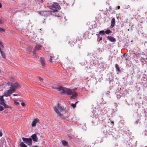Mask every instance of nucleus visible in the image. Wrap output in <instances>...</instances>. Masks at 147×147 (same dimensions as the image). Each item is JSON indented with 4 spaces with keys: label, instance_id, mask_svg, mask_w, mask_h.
Segmentation results:
<instances>
[{
    "label": "nucleus",
    "instance_id": "9d476101",
    "mask_svg": "<svg viewBox=\"0 0 147 147\" xmlns=\"http://www.w3.org/2000/svg\"><path fill=\"white\" fill-rule=\"evenodd\" d=\"M107 38L112 42H115L116 41V40L115 38L111 36H108L107 37Z\"/></svg>",
    "mask_w": 147,
    "mask_h": 147
},
{
    "label": "nucleus",
    "instance_id": "c9c22d12",
    "mask_svg": "<svg viewBox=\"0 0 147 147\" xmlns=\"http://www.w3.org/2000/svg\"><path fill=\"white\" fill-rule=\"evenodd\" d=\"M34 147H38L37 146H34Z\"/></svg>",
    "mask_w": 147,
    "mask_h": 147
},
{
    "label": "nucleus",
    "instance_id": "b1692460",
    "mask_svg": "<svg viewBox=\"0 0 147 147\" xmlns=\"http://www.w3.org/2000/svg\"><path fill=\"white\" fill-rule=\"evenodd\" d=\"M21 105L23 107H25L26 106L24 102H22L21 103Z\"/></svg>",
    "mask_w": 147,
    "mask_h": 147
},
{
    "label": "nucleus",
    "instance_id": "39448f33",
    "mask_svg": "<svg viewBox=\"0 0 147 147\" xmlns=\"http://www.w3.org/2000/svg\"><path fill=\"white\" fill-rule=\"evenodd\" d=\"M22 139L24 141V143L27 144L30 146H31L32 145V139L31 138H25L23 137Z\"/></svg>",
    "mask_w": 147,
    "mask_h": 147
},
{
    "label": "nucleus",
    "instance_id": "f8f14e48",
    "mask_svg": "<svg viewBox=\"0 0 147 147\" xmlns=\"http://www.w3.org/2000/svg\"><path fill=\"white\" fill-rule=\"evenodd\" d=\"M40 61L42 65L43 66H45V62L44 58L42 57H40Z\"/></svg>",
    "mask_w": 147,
    "mask_h": 147
},
{
    "label": "nucleus",
    "instance_id": "f03ea898",
    "mask_svg": "<svg viewBox=\"0 0 147 147\" xmlns=\"http://www.w3.org/2000/svg\"><path fill=\"white\" fill-rule=\"evenodd\" d=\"M18 86L19 85L17 83H16L13 85L11 84L9 89L7 92L4 93V96L6 97L9 96L11 94L15 92Z\"/></svg>",
    "mask_w": 147,
    "mask_h": 147
},
{
    "label": "nucleus",
    "instance_id": "2f4dec72",
    "mask_svg": "<svg viewBox=\"0 0 147 147\" xmlns=\"http://www.w3.org/2000/svg\"><path fill=\"white\" fill-rule=\"evenodd\" d=\"M2 7V4H1V3L0 2V8H1Z\"/></svg>",
    "mask_w": 147,
    "mask_h": 147
},
{
    "label": "nucleus",
    "instance_id": "2eb2a0df",
    "mask_svg": "<svg viewBox=\"0 0 147 147\" xmlns=\"http://www.w3.org/2000/svg\"><path fill=\"white\" fill-rule=\"evenodd\" d=\"M20 146L21 147H27L26 145L23 142H21L20 143Z\"/></svg>",
    "mask_w": 147,
    "mask_h": 147
},
{
    "label": "nucleus",
    "instance_id": "72a5a7b5",
    "mask_svg": "<svg viewBox=\"0 0 147 147\" xmlns=\"http://www.w3.org/2000/svg\"><path fill=\"white\" fill-rule=\"evenodd\" d=\"M125 54H124L123 55V57H125Z\"/></svg>",
    "mask_w": 147,
    "mask_h": 147
},
{
    "label": "nucleus",
    "instance_id": "0eeeda50",
    "mask_svg": "<svg viewBox=\"0 0 147 147\" xmlns=\"http://www.w3.org/2000/svg\"><path fill=\"white\" fill-rule=\"evenodd\" d=\"M4 96H0V105L3 106L5 108H10L11 107L9 106L6 105L4 102V100L3 98V97Z\"/></svg>",
    "mask_w": 147,
    "mask_h": 147
},
{
    "label": "nucleus",
    "instance_id": "412c9836",
    "mask_svg": "<svg viewBox=\"0 0 147 147\" xmlns=\"http://www.w3.org/2000/svg\"><path fill=\"white\" fill-rule=\"evenodd\" d=\"M77 102H76L75 103V104H71V106L74 108H75L76 107V105Z\"/></svg>",
    "mask_w": 147,
    "mask_h": 147
},
{
    "label": "nucleus",
    "instance_id": "cd10ccee",
    "mask_svg": "<svg viewBox=\"0 0 147 147\" xmlns=\"http://www.w3.org/2000/svg\"><path fill=\"white\" fill-rule=\"evenodd\" d=\"M102 40V37H100L99 39V41H100V40Z\"/></svg>",
    "mask_w": 147,
    "mask_h": 147
},
{
    "label": "nucleus",
    "instance_id": "f3484780",
    "mask_svg": "<svg viewBox=\"0 0 147 147\" xmlns=\"http://www.w3.org/2000/svg\"><path fill=\"white\" fill-rule=\"evenodd\" d=\"M115 68H116V69L118 71H120V69L119 68V66H118V65L117 64H115Z\"/></svg>",
    "mask_w": 147,
    "mask_h": 147
},
{
    "label": "nucleus",
    "instance_id": "7ed1b4c3",
    "mask_svg": "<svg viewBox=\"0 0 147 147\" xmlns=\"http://www.w3.org/2000/svg\"><path fill=\"white\" fill-rule=\"evenodd\" d=\"M56 88L58 89V90L60 91L61 93L65 94L68 95H71L72 94V91L70 89L62 86Z\"/></svg>",
    "mask_w": 147,
    "mask_h": 147
},
{
    "label": "nucleus",
    "instance_id": "f257e3e1",
    "mask_svg": "<svg viewBox=\"0 0 147 147\" xmlns=\"http://www.w3.org/2000/svg\"><path fill=\"white\" fill-rule=\"evenodd\" d=\"M54 109L55 112L61 119H65V117L64 116V114L66 113L65 109L60 106L59 104H57V106H55Z\"/></svg>",
    "mask_w": 147,
    "mask_h": 147
},
{
    "label": "nucleus",
    "instance_id": "423d86ee",
    "mask_svg": "<svg viewBox=\"0 0 147 147\" xmlns=\"http://www.w3.org/2000/svg\"><path fill=\"white\" fill-rule=\"evenodd\" d=\"M42 47V46L41 45L37 44L35 47L34 49L32 52L33 55L36 57L37 56V54H36L35 52L40 50Z\"/></svg>",
    "mask_w": 147,
    "mask_h": 147
},
{
    "label": "nucleus",
    "instance_id": "dca6fc26",
    "mask_svg": "<svg viewBox=\"0 0 147 147\" xmlns=\"http://www.w3.org/2000/svg\"><path fill=\"white\" fill-rule=\"evenodd\" d=\"M0 52L2 56L4 58H5V55L4 52L1 50V49L0 50Z\"/></svg>",
    "mask_w": 147,
    "mask_h": 147
},
{
    "label": "nucleus",
    "instance_id": "6e6552de",
    "mask_svg": "<svg viewBox=\"0 0 147 147\" xmlns=\"http://www.w3.org/2000/svg\"><path fill=\"white\" fill-rule=\"evenodd\" d=\"M39 120L38 118H36L34 119L33 121L32 124V127H35L37 123H39Z\"/></svg>",
    "mask_w": 147,
    "mask_h": 147
},
{
    "label": "nucleus",
    "instance_id": "c85d7f7f",
    "mask_svg": "<svg viewBox=\"0 0 147 147\" xmlns=\"http://www.w3.org/2000/svg\"><path fill=\"white\" fill-rule=\"evenodd\" d=\"M51 57V58H50V62H53V61H52V59H51V57Z\"/></svg>",
    "mask_w": 147,
    "mask_h": 147
},
{
    "label": "nucleus",
    "instance_id": "f704fd0d",
    "mask_svg": "<svg viewBox=\"0 0 147 147\" xmlns=\"http://www.w3.org/2000/svg\"><path fill=\"white\" fill-rule=\"evenodd\" d=\"M125 60L127 61V58H125Z\"/></svg>",
    "mask_w": 147,
    "mask_h": 147
},
{
    "label": "nucleus",
    "instance_id": "ddd939ff",
    "mask_svg": "<svg viewBox=\"0 0 147 147\" xmlns=\"http://www.w3.org/2000/svg\"><path fill=\"white\" fill-rule=\"evenodd\" d=\"M71 95H72V96H71V98H74L76 97L77 96H78V93L76 92H72V94Z\"/></svg>",
    "mask_w": 147,
    "mask_h": 147
},
{
    "label": "nucleus",
    "instance_id": "4468645a",
    "mask_svg": "<svg viewBox=\"0 0 147 147\" xmlns=\"http://www.w3.org/2000/svg\"><path fill=\"white\" fill-rule=\"evenodd\" d=\"M62 144L64 146H67L68 145V143L65 140H62Z\"/></svg>",
    "mask_w": 147,
    "mask_h": 147
},
{
    "label": "nucleus",
    "instance_id": "7c9ffc66",
    "mask_svg": "<svg viewBox=\"0 0 147 147\" xmlns=\"http://www.w3.org/2000/svg\"><path fill=\"white\" fill-rule=\"evenodd\" d=\"M18 95L17 94H13V96H16Z\"/></svg>",
    "mask_w": 147,
    "mask_h": 147
},
{
    "label": "nucleus",
    "instance_id": "aec40b11",
    "mask_svg": "<svg viewBox=\"0 0 147 147\" xmlns=\"http://www.w3.org/2000/svg\"><path fill=\"white\" fill-rule=\"evenodd\" d=\"M105 33V32L104 30H101L99 32V34H100L104 35Z\"/></svg>",
    "mask_w": 147,
    "mask_h": 147
},
{
    "label": "nucleus",
    "instance_id": "9b49d317",
    "mask_svg": "<svg viewBox=\"0 0 147 147\" xmlns=\"http://www.w3.org/2000/svg\"><path fill=\"white\" fill-rule=\"evenodd\" d=\"M115 18H113L111 20V28H113L115 26Z\"/></svg>",
    "mask_w": 147,
    "mask_h": 147
},
{
    "label": "nucleus",
    "instance_id": "6ab92c4d",
    "mask_svg": "<svg viewBox=\"0 0 147 147\" xmlns=\"http://www.w3.org/2000/svg\"><path fill=\"white\" fill-rule=\"evenodd\" d=\"M111 33V31L109 30H107L105 32V33L107 34H109Z\"/></svg>",
    "mask_w": 147,
    "mask_h": 147
},
{
    "label": "nucleus",
    "instance_id": "5701e85b",
    "mask_svg": "<svg viewBox=\"0 0 147 147\" xmlns=\"http://www.w3.org/2000/svg\"><path fill=\"white\" fill-rule=\"evenodd\" d=\"M3 110V107L2 106H0V111H2Z\"/></svg>",
    "mask_w": 147,
    "mask_h": 147
},
{
    "label": "nucleus",
    "instance_id": "bb28decb",
    "mask_svg": "<svg viewBox=\"0 0 147 147\" xmlns=\"http://www.w3.org/2000/svg\"><path fill=\"white\" fill-rule=\"evenodd\" d=\"M3 23V21L0 19V24H2Z\"/></svg>",
    "mask_w": 147,
    "mask_h": 147
},
{
    "label": "nucleus",
    "instance_id": "c756f323",
    "mask_svg": "<svg viewBox=\"0 0 147 147\" xmlns=\"http://www.w3.org/2000/svg\"><path fill=\"white\" fill-rule=\"evenodd\" d=\"M2 136V132L0 131V136Z\"/></svg>",
    "mask_w": 147,
    "mask_h": 147
},
{
    "label": "nucleus",
    "instance_id": "e433bc0d",
    "mask_svg": "<svg viewBox=\"0 0 147 147\" xmlns=\"http://www.w3.org/2000/svg\"><path fill=\"white\" fill-rule=\"evenodd\" d=\"M1 70L0 69V72H1Z\"/></svg>",
    "mask_w": 147,
    "mask_h": 147
},
{
    "label": "nucleus",
    "instance_id": "393cba45",
    "mask_svg": "<svg viewBox=\"0 0 147 147\" xmlns=\"http://www.w3.org/2000/svg\"><path fill=\"white\" fill-rule=\"evenodd\" d=\"M39 79L40 82H42L43 80V79L42 78H41L40 77H39Z\"/></svg>",
    "mask_w": 147,
    "mask_h": 147
},
{
    "label": "nucleus",
    "instance_id": "a878e982",
    "mask_svg": "<svg viewBox=\"0 0 147 147\" xmlns=\"http://www.w3.org/2000/svg\"><path fill=\"white\" fill-rule=\"evenodd\" d=\"M0 32H2V31L4 32L5 30L2 28H0Z\"/></svg>",
    "mask_w": 147,
    "mask_h": 147
},
{
    "label": "nucleus",
    "instance_id": "1a4fd4ad",
    "mask_svg": "<svg viewBox=\"0 0 147 147\" xmlns=\"http://www.w3.org/2000/svg\"><path fill=\"white\" fill-rule=\"evenodd\" d=\"M31 139L32 140L35 142H37L38 141V138L36 134H35L32 135L31 136Z\"/></svg>",
    "mask_w": 147,
    "mask_h": 147
},
{
    "label": "nucleus",
    "instance_id": "a211bd4d",
    "mask_svg": "<svg viewBox=\"0 0 147 147\" xmlns=\"http://www.w3.org/2000/svg\"><path fill=\"white\" fill-rule=\"evenodd\" d=\"M4 46L2 43L0 41V50L1 49V48H3Z\"/></svg>",
    "mask_w": 147,
    "mask_h": 147
},
{
    "label": "nucleus",
    "instance_id": "473e14b6",
    "mask_svg": "<svg viewBox=\"0 0 147 147\" xmlns=\"http://www.w3.org/2000/svg\"><path fill=\"white\" fill-rule=\"evenodd\" d=\"M120 6H118L117 7V9H120Z\"/></svg>",
    "mask_w": 147,
    "mask_h": 147
},
{
    "label": "nucleus",
    "instance_id": "20e7f679",
    "mask_svg": "<svg viewBox=\"0 0 147 147\" xmlns=\"http://www.w3.org/2000/svg\"><path fill=\"white\" fill-rule=\"evenodd\" d=\"M51 9L53 10V12H55L59 10L60 9V6L57 3H55L51 7Z\"/></svg>",
    "mask_w": 147,
    "mask_h": 147
},
{
    "label": "nucleus",
    "instance_id": "4be33fe9",
    "mask_svg": "<svg viewBox=\"0 0 147 147\" xmlns=\"http://www.w3.org/2000/svg\"><path fill=\"white\" fill-rule=\"evenodd\" d=\"M14 104L16 105H20L19 103L16 100H14Z\"/></svg>",
    "mask_w": 147,
    "mask_h": 147
}]
</instances>
